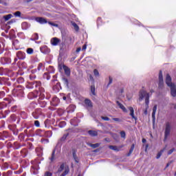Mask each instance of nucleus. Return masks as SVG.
<instances>
[{"label":"nucleus","instance_id":"nucleus-1","mask_svg":"<svg viewBox=\"0 0 176 176\" xmlns=\"http://www.w3.org/2000/svg\"><path fill=\"white\" fill-rule=\"evenodd\" d=\"M145 98V107L144 113L148 115V109H149V94L144 90H140L139 92V101H142Z\"/></svg>","mask_w":176,"mask_h":176},{"label":"nucleus","instance_id":"nucleus-2","mask_svg":"<svg viewBox=\"0 0 176 176\" xmlns=\"http://www.w3.org/2000/svg\"><path fill=\"white\" fill-rule=\"evenodd\" d=\"M46 96V91H45V88H40L39 98L38 99L37 104L41 108H45L47 105V102L45 101V97Z\"/></svg>","mask_w":176,"mask_h":176},{"label":"nucleus","instance_id":"nucleus-3","mask_svg":"<svg viewBox=\"0 0 176 176\" xmlns=\"http://www.w3.org/2000/svg\"><path fill=\"white\" fill-rule=\"evenodd\" d=\"M12 94L15 97H24V89H23V87L19 86L12 91Z\"/></svg>","mask_w":176,"mask_h":176},{"label":"nucleus","instance_id":"nucleus-4","mask_svg":"<svg viewBox=\"0 0 176 176\" xmlns=\"http://www.w3.org/2000/svg\"><path fill=\"white\" fill-rule=\"evenodd\" d=\"M4 101L6 102H0V109H3V108H6V107H8V105H10V104H13V102H14V100H12L9 98H4Z\"/></svg>","mask_w":176,"mask_h":176},{"label":"nucleus","instance_id":"nucleus-5","mask_svg":"<svg viewBox=\"0 0 176 176\" xmlns=\"http://www.w3.org/2000/svg\"><path fill=\"white\" fill-rule=\"evenodd\" d=\"M171 132V124L169 122L166 123V128L164 132V140H167V138L170 135V133Z\"/></svg>","mask_w":176,"mask_h":176},{"label":"nucleus","instance_id":"nucleus-6","mask_svg":"<svg viewBox=\"0 0 176 176\" xmlns=\"http://www.w3.org/2000/svg\"><path fill=\"white\" fill-rule=\"evenodd\" d=\"M32 116L34 119H39L41 116H43V113L42 112V109H35L32 113Z\"/></svg>","mask_w":176,"mask_h":176},{"label":"nucleus","instance_id":"nucleus-7","mask_svg":"<svg viewBox=\"0 0 176 176\" xmlns=\"http://www.w3.org/2000/svg\"><path fill=\"white\" fill-rule=\"evenodd\" d=\"M0 75H8V76H12L13 75V71L9 69L0 68Z\"/></svg>","mask_w":176,"mask_h":176},{"label":"nucleus","instance_id":"nucleus-8","mask_svg":"<svg viewBox=\"0 0 176 176\" xmlns=\"http://www.w3.org/2000/svg\"><path fill=\"white\" fill-rule=\"evenodd\" d=\"M32 168L33 170V173L34 174H37L38 173V170H39V165H38V161H32Z\"/></svg>","mask_w":176,"mask_h":176},{"label":"nucleus","instance_id":"nucleus-9","mask_svg":"<svg viewBox=\"0 0 176 176\" xmlns=\"http://www.w3.org/2000/svg\"><path fill=\"white\" fill-rule=\"evenodd\" d=\"M0 85L1 86H3L4 85H6L7 86H11L12 83H10V81H9V78L0 77Z\"/></svg>","mask_w":176,"mask_h":176},{"label":"nucleus","instance_id":"nucleus-10","mask_svg":"<svg viewBox=\"0 0 176 176\" xmlns=\"http://www.w3.org/2000/svg\"><path fill=\"white\" fill-rule=\"evenodd\" d=\"M0 63L3 65H6V64H10L12 63V59L9 57L3 56L1 58Z\"/></svg>","mask_w":176,"mask_h":176},{"label":"nucleus","instance_id":"nucleus-11","mask_svg":"<svg viewBox=\"0 0 176 176\" xmlns=\"http://www.w3.org/2000/svg\"><path fill=\"white\" fill-rule=\"evenodd\" d=\"M10 137V135H9V133L6 131H3L0 132V140L5 141L6 138H9Z\"/></svg>","mask_w":176,"mask_h":176},{"label":"nucleus","instance_id":"nucleus-12","mask_svg":"<svg viewBox=\"0 0 176 176\" xmlns=\"http://www.w3.org/2000/svg\"><path fill=\"white\" fill-rule=\"evenodd\" d=\"M39 97V91L36 90L34 92H30L28 94V97L29 100H32L34 98H36V97Z\"/></svg>","mask_w":176,"mask_h":176},{"label":"nucleus","instance_id":"nucleus-13","mask_svg":"<svg viewBox=\"0 0 176 176\" xmlns=\"http://www.w3.org/2000/svg\"><path fill=\"white\" fill-rule=\"evenodd\" d=\"M51 45H52V46H58V43H60V42H61V40L57 37H54L51 39Z\"/></svg>","mask_w":176,"mask_h":176},{"label":"nucleus","instance_id":"nucleus-14","mask_svg":"<svg viewBox=\"0 0 176 176\" xmlns=\"http://www.w3.org/2000/svg\"><path fill=\"white\" fill-rule=\"evenodd\" d=\"M35 21L39 24H47V21L43 17H36Z\"/></svg>","mask_w":176,"mask_h":176},{"label":"nucleus","instance_id":"nucleus-15","mask_svg":"<svg viewBox=\"0 0 176 176\" xmlns=\"http://www.w3.org/2000/svg\"><path fill=\"white\" fill-rule=\"evenodd\" d=\"M163 72L160 70L159 74V87L162 89V87H163Z\"/></svg>","mask_w":176,"mask_h":176},{"label":"nucleus","instance_id":"nucleus-16","mask_svg":"<svg viewBox=\"0 0 176 176\" xmlns=\"http://www.w3.org/2000/svg\"><path fill=\"white\" fill-rule=\"evenodd\" d=\"M40 50L41 53H43V54H49V53H50V49H49L46 45L41 47Z\"/></svg>","mask_w":176,"mask_h":176},{"label":"nucleus","instance_id":"nucleus-17","mask_svg":"<svg viewBox=\"0 0 176 176\" xmlns=\"http://www.w3.org/2000/svg\"><path fill=\"white\" fill-rule=\"evenodd\" d=\"M41 86V81H33V89H38V91H40V89H43V87Z\"/></svg>","mask_w":176,"mask_h":176},{"label":"nucleus","instance_id":"nucleus-18","mask_svg":"<svg viewBox=\"0 0 176 176\" xmlns=\"http://www.w3.org/2000/svg\"><path fill=\"white\" fill-rule=\"evenodd\" d=\"M16 56L19 60H24L25 58V52L19 51L16 52Z\"/></svg>","mask_w":176,"mask_h":176},{"label":"nucleus","instance_id":"nucleus-19","mask_svg":"<svg viewBox=\"0 0 176 176\" xmlns=\"http://www.w3.org/2000/svg\"><path fill=\"white\" fill-rule=\"evenodd\" d=\"M45 69V66L43 65V63H39L37 69L32 70V74H35L36 71H43Z\"/></svg>","mask_w":176,"mask_h":176},{"label":"nucleus","instance_id":"nucleus-20","mask_svg":"<svg viewBox=\"0 0 176 176\" xmlns=\"http://www.w3.org/2000/svg\"><path fill=\"white\" fill-rule=\"evenodd\" d=\"M75 109H76V106H75V104H70L67 108V112L72 113V112L75 111Z\"/></svg>","mask_w":176,"mask_h":176},{"label":"nucleus","instance_id":"nucleus-21","mask_svg":"<svg viewBox=\"0 0 176 176\" xmlns=\"http://www.w3.org/2000/svg\"><path fill=\"white\" fill-rule=\"evenodd\" d=\"M16 120H17V116H16V114H12L8 118V122H10V123H13L16 122Z\"/></svg>","mask_w":176,"mask_h":176},{"label":"nucleus","instance_id":"nucleus-22","mask_svg":"<svg viewBox=\"0 0 176 176\" xmlns=\"http://www.w3.org/2000/svg\"><path fill=\"white\" fill-rule=\"evenodd\" d=\"M129 109L130 111V116H131L132 119H134L135 120H138L137 117L134 116V109L132 107H129Z\"/></svg>","mask_w":176,"mask_h":176},{"label":"nucleus","instance_id":"nucleus-23","mask_svg":"<svg viewBox=\"0 0 176 176\" xmlns=\"http://www.w3.org/2000/svg\"><path fill=\"white\" fill-rule=\"evenodd\" d=\"M57 104H58V98L57 97L53 98L52 101L51 102V105L57 107Z\"/></svg>","mask_w":176,"mask_h":176},{"label":"nucleus","instance_id":"nucleus-24","mask_svg":"<svg viewBox=\"0 0 176 176\" xmlns=\"http://www.w3.org/2000/svg\"><path fill=\"white\" fill-rule=\"evenodd\" d=\"M156 111H157V104H155L153 108V113H152L153 120H155L156 119L155 117L156 115Z\"/></svg>","mask_w":176,"mask_h":176},{"label":"nucleus","instance_id":"nucleus-25","mask_svg":"<svg viewBox=\"0 0 176 176\" xmlns=\"http://www.w3.org/2000/svg\"><path fill=\"white\" fill-rule=\"evenodd\" d=\"M63 69L67 76H69V75H71V70L68 68V67L63 65Z\"/></svg>","mask_w":176,"mask_h":176},{"label":"nucleus","instance_id":"nucleus-26","mask_svg":"<svg viewBox=\"0 0 176 176\" xmlns=\"http://www.w3.org/2000/svg\"><path fill=\"white\" fill-rule=\"evenodd\" d=\"M50 160L51 162H53L54 160H56V148L53 150L51 157H50Z\"/></svg>","mask_w":176,"mask_h":176},{"label":"nucleus","instance_id":"nucleus-27","mask_svg":"<svg viewBox=\"0 0 176 176\" xmlns=\"http://www.w3.org/2000/svg\"><path fill=\"white\" fill-rule=\"evenodd\" d=\"M116 104L118 105L120 109H122L123 112H127V109L122 103L119 102V101H116Z\"/></svg>","mask_w":176,"mask_h":176},{"label":"nucleus","instance_id":"nucleus-28","mask_svg":"<svg viewBox=\"0 0 176 176\" xmlns=\"http://www.w3.org/2000/svg\"><path fill=\"white\" fill-rule=\"evenodd\" d=\"M28 153V150H27V148H23L21 151V155L22 157H25V156H27Z\"/></svg>","mask_w":176,"mask_h":176},{"label":"nucleus","instance_id":"nucleus-29","mask_svg":"<svg viewBox=\"0 0 176 176\" xmlns=\"http://www.w3.org/2000/svg\"><path fill=\"white\" fill-rule=\"evenodd\" d=\"M88 146H91V148H93V149H96V148H98L100 146V143L96 144H91V143H87Z\"/></svg>","mask_w":176,"mask_h":176},{"label":"nucleus","instance_id":"nucleus-30","mask_svg":"<svg viewBox=\"0 0 176 176\" xmlns=\"http://www.w3.org/2000/svg\"><path fill=\"white\" fill-rule=\"evenodd\" d=\"M85 105H87V107H89V108H91V107H93V104H91V100H90L89 99H85Z\"/></svg>","mask_w":176,"mask_h":176},{"label":"nucleus","instance_id":"nucleus-31","mask_svg":"<svg viewBox=\"0 0 176 176\" xmlns=\"http://www.w3.org/2000/svg\"><path fill=\"white\" fill-rule=\"evenodd\" d=\"M62 81L63 85H65V86H66L67 87H68L69 82L68 81V78H65V77H63L62 78Z\"/></svg>","mask_w":176,"mask_h":176},{"label":"nucleus","instance_id":"nucleus-32","mask_svg":"<svg viewBox=\"0 0 176 176\" xmlns=\"http://www.w3.org/2000/svg\"><path fill=\"white\" fill-rule=\"evenodd\" d=\"M22 30H28L30 28V25H28V23L23 22L21 24Z\"/></svg>","mask_w":176,"mask_h":176},{"label":"nucleus","instance_id":"nucleus-33","mask_svg":"<svg viewBox=\"0 0 176 176\" xmlns=\"http://www.w3.org/2000/svg\"><path fill=\"white\" fill-rule=\"evenodd\" d=\"M12 148H13V149H20V148H21V145H20V144H19V142H15L13 143Z\"/></svg>","mask_w":176,"mask_h":176},{"label":"nucleus","instance_id":"nucleus-34","mask_svg":"<svg viewBox=\"0 0 176 176\" xmlns=\"http://www.w3.org/2000/svg\"><path fill=\"white\" fill-rule=\"evenodd\" d=\"M88 133L89 134V135H91L92 137H97V135H98L97 131L93 130L89 131Z\"/></svg>","mask_w":176,"mask_h":176},{"label":"nucleus","instance_id":"nucleus-35","mask_svg":"<svg viewBox=\"0 0 176 176\" xmlns=\"http://www.w3.org/2000/svg\"><path fill=\"white\" fill-rule=\"evenodd\" d=\"M60 89H61L60 82H57L56 85L53 87V89L55 90V91H58Z\"/></svg>","mask_w":176,"mask_h":176},{"label":"nucleus","instance_id":"nucleus-36","mask_svg":"<svg viewBox=\"0 0 176 176\" xmlns=\"http://www.w3.org/2000/svg\"><path fill=\"white\" fill-rule=\"evenodd\" d=\"M53 135V132L52 131H47L45 132V137H47V138H50Z\"/></svg>","mask_w":176,"mask_h":176},{"label":"nucleus","instance_id":"nucleus-37","mask_svg":"<svg viewBox=\"0 0 176 176\" xmlns=\"http://www.w3.org/2000/svg\"><path fill=\"white\" fill-rule=\"evenodd\" d=\"M20 115L22 119H27L28 118V116L27 115V113H25V111H21Z\"/></svg>","mask_w":176,"mask_h":176},{"label":"nucleus","instance_id":"nucleus-38","mask_svg":"<svg viewBox=\"0 0 176 176\" xmlns=\"http://www.w3.org/2000/svg\"><path fill=\"white\" fill-rule=\"evenodd\" d=\"M69 135V133L64 134L62 138L60 139V142H64L67 140V137Z\"/></svg>","mask_w":176,"mask_h":176},{"label":"nucleus","instance_id":"nucleus-39","mask_svg":"<svg viewBox=\"0 0 176 176\" xmlns=\"http://www.w3.org/2000/svg\"><path fill=\"white\" fill-rule=\"evenodd\" d=\"M12 17H13V15H12V14H9L6 16H3V19L6 21H8V20H10Z\"/></svg>","mask_w":176,"mask_h":176},{"label":"nucleus","instance_id":"nucleus-40","mask_svg":"<svg viewBox=\"0 0 176 176\" xmlns=\"http://www.w3.org/2000/svg\"><path fill=\"white\" fill-rule=\"evenodd\" d=\"M31 39L32 41H38V39H39V36L38 35L37 33H34L32 35V38Z\"/></svg>","mask_w":176,"mask_h":176},{"label":"nucleus","instance_id":"nucleus-41","mask_svg":"<svg viewBox=\"0 0 176 176\" xmlns=\"http://www.w3.org/2000/svg\"><path fill=\"white\" fill-rule=\"evenodd\" d=\"M13 175V171L8 170L7 173H3L2 176H12Z\"/></svg>","mask_w":176,"mask_h":176},{"label":"nucleus","instance_id":"nucleus-42","mask_svg":"<svg viewBox=\"0 0 176 176\" xmlns=\"http://www.w3.org/2000/svg\"><path fill=\"white\" fill-rule=\"evenodd\" d=\"M27 89H34V82H28V85H26Z\"/></svg>","mask_w":176,"mask_h":176},{"label":"nucleus","instance_id":"nucleus-43","mask_svg":"<svg viewBox=\"0 0 176 176\" xmlns=\"http://www.w3.org/2000/svg\"><path fill=\"white\" fill-rule=\"evenodd\" d=\"M91 93L92 96H96V87L94 85L91 86Z\"/></svg>","mask_w":176,"mask_h":176},{"label":"nucleus","instance_id":"nucleus-44","mask_svg":"<svg viewBox=\"0 0 176 176\" xmlns=\"http://www.w3.org/2000/svg\"><path fill=\"white\" fill-rule=\"evenodd\" d=\"M109 149H111L112 151H116L117 152H119V148H118V146H109Z\"/></svg>","mask_w":176,"mask_h":176},{"label":"nucleus","instance_id":"nucleus-45","mask_svg":"<svg viewBox=\"0 0 176 176\" xmlns=\"http://www.w3.org/2000/svg\"><path fill=\"white\" fill-rule=\"evenodd\" d=\"M66 124L67 122H65V121H61L59 122L58 126L60 127V129H63V127H65Z\"/></svg>","mask_w":176,"mask_h":176},{"label":"nucleus","instance_id":"nucleus-46","mask_svg":"<svg viewBox=\"0 0 176 176\" xmlns=\"http://www.w3.org/2000/svg\"><path fill=\"white\" fill-rule=\"evenodd\" d=\"M43 78L47 79V80H50V73H45L43 74Z\"/></svg>","mask_w":176,"mask_h":176},{"label":"nucleus","instance_id":"nucleus-47","mask_svg":"<svg viewBox=\"0 0 176 176\" xmlns=\"http://www.w3.org/2000/svg\"><path fill=\"white\" fill-rule=\"evenodd\" d=\"M135 145L134 144H132L131 146V148L129 150V153L127 154V156H130L131 155V153H133V151H134V148H135Z\"/></svg>","mask_w":176,"mask_h":176},{"label":"nucleus","instance_id":"nucleus-48","mask_svg":"<svg viewBox=\"0 0 176 176\" xmlns=\"http://www.w3.org/2000/svg\"><path fill=\"white\" fill-rule=\"evenodd\" d=\"M26 53L28 54H34V49H32V48H28L26 50Z\"/></svg>","mask_w":176,"mask_h":176},{"label":"nucleus","instance_id":"nucleus-49","mask_svg":"<svg viewBox=\"0 0 176 176\" xmlns=\"http://www.w3.org/2000/svg\"><path fill=\"white\" fill-rule=\"evenodd\" d=\"M14 16L15 17H21V12L20 11H16L14 13Z\"/></svg>","mask_w":176,"mask_h":176},{"label":"nucleus","instance_id":"nucleus-50","mask_svg":"<svg viewBox=\"0 0 176 176\" xmlns=\"http://www.w3.org/2000/svg\"><path fill=\"white\" fill-rule=\"evenodd\" d=\"M68 173H69V169L68 168H65V171L60 175V176H65L68 174Z\"/></svg>","mask_w":176,"mask_h":176},{"label":"nucleus","instance_id":"nucleus-51","mask_svg":"<svg viewBox=\"0 0 176 176\" xmlns=\"http://www.w3.org/2000/svg\"><path fill=\"white\" fill-rule=\"evenodd\" d=\"M18 108H19V106H17V105L12 106L11 107L12 112H16L17 111Z\"/></svg>","mask_w":176,"mask_h":176},{"label":"nucleus","instance_id":"nucleus-52","mask_svg":"<svg viewBox=\"0 0 176 176\" xmlns=\"http://www.w3.org/2000/svg\"><path fill=\"white\" fill-rule=\"evenodd\" d=\"M2 168H3V170H6L8 168H9V164L8 163H4L3 165H2Z\"/></svg>","mask_w":176,"mask_h":176},{"label":"nucleus","instance_id":"nucleus-53","mask_svg":"<svg viewBox=\"0 0 176 176\" xmlns=\"http://www.w3.org/2000/svg\"><path fill=\"white\" fill-rule=\"evenodd\" d=\"M120 135L122 138H124V140H126V132H124V131H122L120 132Z\"/></svg>","mask_w":176,"mask_h":176},{"label":"nucleus","instance_id":"nucleus-54","mask_svg":"<svg viewBox=\"0 0 176 176\" xmlns=\"http://www.w3.org/2000/svg\"><path fill=\"white\" fill-rule=\"evenodd\" d=\"M72 25L76 30V31H79V26H78V24H76V23H73Z\"/></svg>","mask_w":176,"mask_h":176},{"label":"nucleus","instance_id":"nucleus-55","mask_svg":"<svg viewBox=\"0 0 176 176\" xmlns=\"http://www.w3.org/2000/svg\"><path fill=\"white\" fill-rule=\"evenodd\" d=\"M34 126L36 127H41V122H39L38 120H35L34 121Z\"/></svg>","mask_w":176,"mask_h":176},{"label":"nucleus","instance_id":"nucleus-56","mask_svg":"<svg viewBox=\"0 0 176 176\" xmlns=\"http://www.w3.org/2000/svg\"><path fill=\"white\" fill-rule=\"evenodd\" d=\"M64 170V164H62L58 170V173H61Z\"/></svg>","mask_w":176,"mask_h":176},{"label":"nucleus","instance_id":"nucleus-57","mask_svg":"<svg viewBox=\"0 0 176 176\" xmlns=\"http://www.w3.org/2000/svg\"><path fill=\"white\" fill-rule=\"evenodd\" d=\"M101 23H102V19H101V17H98L97 19L98 25H101Z\"/></svg>","mask_w":176,"mask_h":176},{"label":"nucleus","instance_id":"nucleus-58","mask_svg":"<svg viewBox=\"0 0 176 176\" xmlns=\"http://www.w3.org/2000/svg\"><path fill=\"white\" fill-rule=\"evenodd\" d=\"M47 23H48V24H50V25H52V27H58V24H56L52 21H48Z\"/></svg>","mask_w":176,"mask_h":176},{"label":"nucleus","instance_id":"nucleus-59","mask_svg":"<svg viewBox=\"0 0 176 176\" xmlns=\"http://www.w3.org/2000/svg\"><path fill=\"white\" fill-rule=\"evenodd\" d=\"M94 74L95 76H100V73L98 72V70H97V69H95L94 70Z\"/></svg>","mask_w":176,"mask_h":176},{"label":"nucleus","instance_id":"nucleus-60","mask_svg":"<svg viewBox=\"0 0 176 176\" xmlns=\"http://www.w3.org/2000/svg\"><path fill=\"white\" fill-rule=\"evenodd\" d=\"M17 82L18 83H23L24 82V78H23V77L19 78Z\"/></svg>","mask_w":176,"mask_h":176},{"label":"nucleus","instance_id":"nucleus-61","mask_svg":"<svg viewBox=\"0 0 176 176\" xmlns=\"http://www.w3.org/2000/svg\"><path fill=\"white\" fill-rule=\"evenodd\" d=\"M9 113H10V110H6L4 112H3V115L4 116H8V115H9Z\"/></svg>","mask_w":176,"mask_h":176},{"label":"nucleus","instance_id":"nucleus-62","mask_svg":"<svg viewBox=\"0 0 176 176\" xmlns=\"http://www.w3.org/2000/svg\"><path fill=\"white\" fill-rule=\"evenodd\" d=\"M162 153H163V150H162L160 153H157L156 158L160 159V156H162Z\"/></svg>","mask_w":176,"mask_h":176},{"label":"nucleus","instance_id":"nucleus-63","mask_svg":"<svg viewBox=\"0 0 176 176\" xmlns=\"http://www.w3.org/2000/svg\"><path fill=\"white\" fill-rule=\"evenodd\" d=\"M72 155H73L74 159L75 157H77V156H76V151H75V149H73V150H72Z\"/></svg>","mask_w":176,"mask_h":176},{"label":"nucleus","instance_id":"nucleus-64","mask_svg":"<svg viewBox=\"0 0 176 176\" xmlns=\"http://www.w3.org/2000/svg\"><path fill=\"white\" fill-rule=\"evenodd\" d=\"M53 175L50 172H45L44 176H52Z\"/></svg>","mask_w":176,"mask_h":176}]
</instances>
